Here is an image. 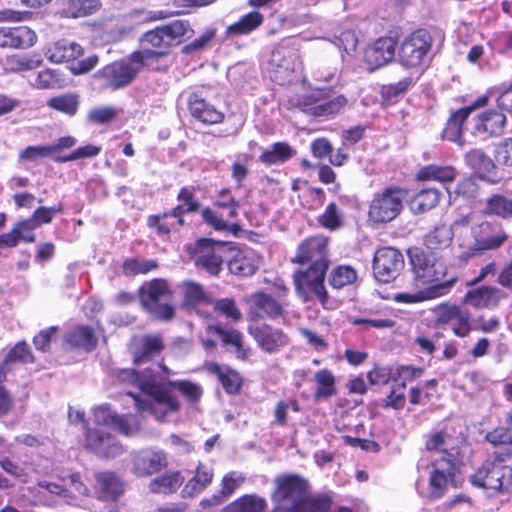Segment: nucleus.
Wrapping results in <instances>:
<instances>
[{"mask_svg": "<svg viewBox=\"0 0 512 512\" xmlns=\"http://www.w3.org/2000/svg\"><path fill=\"white\" fill-rule=\"evenodd\" d=\"M290 104L307 115L328 117L344 108L347 104V99L343 95L327 97L324 91L316 89L291 98Z\"/></svg>", "mask_w": 512, "mask_h": 512, "instance_id": "6", "label": "nucleus"}, {"mask_svg": "<svg viewBox=\"0 0 512 512\" xmlns=\"http://www.w3.org/2000/svg\"><path fill=\"white\" fill-rule=\"evenodd\" d=\"M452 239V228L440 225L425 235L423 244L428 250L437 251L447 248L451 244Z\"/></svg>", "mask_w": 512, "mask_h": 512, "instance_id": "40", "label": "nucleus"}, {"mask_svg": "<svg viewBox=\"0 0 512 512\" xmlns=\"http://www.w3.org/2000/svg\"><path fill=\"white\" fill-rule=\"evenodd\" d=\"M456 176L457 171L454 167L449 165L440 166L437 164L426 165L417 173V178L420 181H438L443 184L453 182Z\"/></svg>", "mask_w": 512, "mask_h": 512, "instance_id": "38", "label": "nucleus"}, {"mask_svg": "<svg viewBox=\"0 0 512 512\" xmlns=\"http://www.w3.org/2000/svg\"><path fill=\"white\" fill-rule=\"evenodd\" d=\"M431 468L426 497L436 501L445 495L450 485H454L457 466L452 458H437L431 463Z\"/></svg>", "mask_w": 512, "mask_h": 512, "instance_id": "14", "label": "nucleus"}, {"mask_svg": "<svg viewBox=\"0 0 512 512\" xmlns=\"http://www.w3.org/2000/svg\"><path fill=\"white\" fill-rule=\"evenodd\" d=\"M174 374L170 369L169 373L159 372L156 385H154L153 400H142L134 396L136 408L142 412H149L159 421L180 409L178 397L173 394L172 389L179 391L187 401L196 403L202 396V387L189 380H169L168 376Z\"/></svg>", "mask_w": 512, "mask_h": 512, "instance_id": "1", "label": "nucleus"}, {"mask_svg": "<svg viewBox=\"0 0 512 512\" xmlns=\"http://www.w3.org/2000/svg\"><path fill=\"white\" fill-rule=\"evenodd\" d=\"M357 279L356 270L349 265L335 267L329 275V283L335 289H341L353 284Z\"/></svg>", "mask_w": 512, "mask_h": 512, "instance_id": "52", "label": "nucleus"}, {"mask_svg": "<svg viewBox=\"0 0 512 512\" xmlns=\"http://www.w3.org/2000/svg\"><path fill=\"white\" fill-rule=\"evenodd\" d=\"M192 32L189 22L184 20H176L156 27L141 37L142 50L149 49L152 52L163 53L152 61L153 65L160 57L168 53L171 46L179 44L184 37H190Z\"/></svg>", "mask_w": 512, "mask_h": 512, "instance_id": "5", "label": "nucleus"}, {"mask_svg": "<svg viewBox=\"0 0 512 512\" xmlns=\"http://www.w3.org/2000/svg\"><path fill=\"white\" fill-rule=\"evenodd\" d=\"M441 193L434 188L422 189L411 201L412 210L416 213H424L433 209L440 200Z\"/></svg>", "mask_w": 512, "mask_h": 512, "instance_id": "47", "label": "nucleus"}, {"mask_svg": "<svg viewBox=\"0 0 512 512\" xmlns=\"http://www.w3.org/2000/svg\"><path fill=\"white\" fill-rule=\"evenodd\" d=\"M113 428L126 436H131L139 431L140 423L136 416L117 415Z\"/></svg>", "mask_w": 512, "mask_h": 512, "instance_id": "61", "label": "nucleus"}, {"mask_svg": "<svg viewBox=\"0 0 512 512\" xmlns=\"http://www.w3.org/2000/svg\"><path fill=\"white\" fill-rule=\"evenodd\" d=\"M213 478V470L204 465L197 466L196 474L192 477L182 490L183 497H192L201 492L208 484L211 483Z\"/></svg>", "mask_w": 512, "mask_h": 512, "instance_id": "42", "label": "nucleus"}, {"mask_svg": "<svg viewBox=\"0 0 512 512\" xmlns=\"http://www.w3.org/2000/svg\"><path fill=\"white\" fill-rule=\"evenodd\" d=\"M506 124V116L497 110L490 109L480 113L475 119V133L483 138L499 136Z\"/></svg>", "mask_w": 512, "mask_h": 512, "instance_id": "30", "label": "nucleus"}, {"mask_svg": "<svg viewBox=\"0 0 512 512\" xmlns=\"http://www.w3.org/2000/svg\"><path fill=\"white\" fill-rule=\"evenodd\" d=\"M407 191L398 186H389L374 194L369 205V218L376 223H387L395 219L403 208Z\"/></svg>", "mask_w": 512, "mask_h": 512, "instance_id": "7", "label": "nucleus"}, {"mask_svg": "<svg viewBox=\"0 0 512 512\" xmlns=\"http://www.w3.org/2000/svg\"><path fill=\"white\" fill-rule=\"evenodd\" d=\"M188 110L191 116L199 122L207 125L217 124L222 122L224 114L218 110L214 105L209 103L198 92H192L188 96Z\"/></svg>", "mask_w": 512, "mask_h": 512, "instance_id": "25", "label": "nucleus"}, {"mask_svg": "<svg viewBox=\"0 0 512 512\" xmlns=\"http://www.w3.org/2000/svg\"><path fill=\"white\" fill-rule=\"evenodd\" d=\"M62 212L63 206L60 203L52 207L40 206L34 211L32 216L28 218V222L25 225L38 228L42 224L50 223L55 214Z\"/></svg>", "mask_w": 512, "mask_h": 512, "instance_id": "57", "label": "nucleus"}, {"mask_svg": "<svg viewBox=\"0 0 512 512\" xmlns=\"http://www.w3.org/2000/svg\"><path fill=\"white\" fill-rule=\"evenodd\" d=\"M504 297L502 291L493 286H481L469 290L464 302L476 309L495 308Z\"/></svg>", "mask_w": 512, "mask_h": 512, "instance_id": "31", "label": "nucleus"}, {"mask_svg": "<svg viewBox=\"0 0 512 512\" xmlns=\"http://www.w3.org/2000/svg\"><path fill=\"white\" fill-rule=\"evenodd\" d=\"M42 62V58L36 55H13L6 59V66L12 72H23L38 68Z\"/></svg>", "mask_w": 512, "mask_h": 512, "instance_id": "53", "label": "nucleus"}, {"mask_svg": "<svg viewBox=\"0 0 512 512\" xmlns=\"http://www.w3.org/2000/svg\"><path fill=\"white\" fill-rule=\"evenodd\" d=\"M159 372L169 373V368L161 363H153L146 367L141 372H136L133 369H122L117 373V379L121 383H127L135 385L141 392L146 396L142 398L139 395L128 393L131 397L134 396L141 398L142 400H153L154 396V385L157 383Z\"/></svg>", "mask_w": 512, "mask_h": 512, "instance_id": "12", "label": "nucleus"}, {"mask_svg": "<svg viewBox=\"0 0 512 512\" xmlns=\"http://www.w3.org/2000/svg\"><path fill=\"white\" fill-rule=\"evenodd\" d=\"M396 42L392 37H381L369 46L364 61L370 71H374L389 63L395 55Z\"/></svg>", "mask_w": 512, "mask_h": 512, "instance_id": "23", "label": "nucleus"}, {"mask_svg": "<svg viewBox=\"0 0 512 512\" xmlns=\"http://www.w3.org/2000/svg\"><path fill=\"white\" fill-rule=\"evenodd\" d=\"M266 508L265 498L257 494H246L228 504L222 512H264Z\"/></svg>", "mask_w": 512, "mask_h": 512, "instance_id": "39", "label": "nucleus"}, {"mask_svg": "<svg viewBox=\"0 0 512 512\" xmlns=\"http://www.w3.org/2000/svg\"><path fill=\"white\" fill-rule=\"evenodd\" d=\"M264 17L258 11H252L242 16L239 21L228 26V35H245L256 30L262 23Z\"/></svg>", "mask_w": 512, "mask_h": 512, "instance_id": "43", "label": "nucleus"}, {"mask_svg": "<svg viewBox=\"0 0 512 512\" xmlns=\"http://www.w3.org/2000/svg\"><path fill=\"white\" fill-rule=\"evenodd\" d=\"M314 379L318 385L315 391L317 400L327 399L336 393L335 377L331 371L327 369L319 370L315 373Z\"/></svg>", "mask_w": 512, "mask_h": 512, "instance_id": "49", "label": "nucleus"}, {"mask_svg": "<svg viewBox=\"0 0 512 512\" xmlns=\"http://www.w3.org/2000/svg\"><path fill=\"white\" fill-rule=\"evenodd\" d=\"M457 278L452 277L442 284H436L429 286L425 289L419 290L415 293L400 292L393 296V299L397 303L403 304H414L424 300L434 299L446 295L456 283Z\"/></svg>", "mask_w": 512, "mask_h": 512, "instance_id": "28", "label": "nucleus"}, {"mask_svg": "<svg viewBox=\"0 0 512 512\" xmlns=\"http://www.w3.org/2000/svg\"><path fill=\"white\" fill-rule=\"evenodd\" d=\"M184 295V305L195 308L202 303H212V298L204 291L203 287L192 281H184L181 284Z\"/></svg>", "mask_w": 512, "mask_h": 512, "instance_id": "44", "label": "nucleus"}, {"mask_svg": "<svg viewBox=\"0 0 512 512\" xmlns=\"http://www.w3.org/2000/svg\"><path fill=\"white\" fill-rule=\"evenodd\" d=\"M455 318L465 320L466 315L461 313V306L457 305H442L437 310L436 322L438 324H451Z\"/></svg>", "mask_w": 512, "mask_h": 512, "instance_id": "62", "label": "nucleus"}, {"mask_svg": "<svg viewBox=\"0 0 512 512\" xmlns=\"http://www.w3.org/2000/svg\"><path fill=\"white\" fill-rule=\"evenodd\" d=\"M100 5L98 0H69L65 14L72 18L84 17L96 12Z\"/></svg>", "mask_w": 512, "mask_h": 512, "instance_id": "54", "label": "nucleus"}, {"mask_svg": "<svg viewBox=\"0 0 512 512\" xmlns=\"http://www.w3.org/2000/svg\"><path fill=\"white\" fill-rule=\"evenodd\" d=\"M373 274L381 283L394 281L405 267L402 252L394 247H381L376 250L373 257Z\"/></svg>", "mask_w": 512, "mask_h": 512, "instance_id": "11", "label": "nucleus"}, {"mask_svg": "<svg viewBox=\"0 0 512 512\" xmlns=\"http://www.w3.org/2000/svg\"><path fill=\"white\" fill-rule=\"evenodd\" d=\"M466 164L474 170L480 179L490 183L498 184L500 177L495 174L496 165L494 161L480 149L470 150L465 155Z\"/></svg>", "mask_w": 512, "mask_h": 512, "instance_id": "27", "label": "nucleus"}, {"mask_svg": "<svg viewBox=\"0 0 512 512\" xmlns=\"http://www.w3.org/2000/svg\"><path fill=\"white\" fill-rule=\"evenodd\" d=\"M319 223L330 230H335L341 226L342 217L334 202L328 204L324 213L319 217Z\"/></svg>", "mask_w": 512, "mask_h": 512, "instance_id": "63", "label": "nucleus"}, {"mask_svg": "<svg viewBox=\"0 0 512 512\" xmlns=\"http://www.w3.org/2000/svg\"><path fill=\"white\" fill-rule=\"evenodd\" d=\"M163 348V341L159 335H144L133 349L134 363L141 365L148 362L158 355Z\"/></svg>", "mask_w": 512, "mask_h": 512, "instance_id": "34", "label": "nucleus"}, {"mask_svg": "<svg viewBox=\"0 0 512 512\" xmlns=\"http://www.w3.org/2000/svg\"><path fill=\"white\" fill-rule=\"evenodd\" d=\"M433 37L427 29H417L406 36L398 49V59L406 68H416L424 64L431 51Z\"/></svg>", "mask_w": 512, "mask_h": 512, "instance_id": "9", "label": "nucleus"}, {"mask_svg": "<svg viewBox=\"0 0 512 512\" xmlns=\"http://www.w3.org/2000/svg\"><path fill=\"white\" fill-rule=\"evenodd\" d=\"M47 105L58 112L74 116L80 105V97L75 93H65L50 98Z\"/></svg>", "mask_w": 512, "mask_h": 512, "instance_id": "46", "label": "nucleus"}, {"mask_svg": "<svg viewBox=\"0 0 512 512\" xmlns=\"http://www.w3.org/2000/svg\"><path fill=\"white\" fill-rule=\"evenodd\" d=\"M248 332L261 351L268 354L278 353L289 343V337L286 333L266 323L250 324Z\"/></svg>", "mask_w": 512, "mask_h": 512, "instance_id": "16", "label": "nucleus"}, {"mask_svg": "<svg viewBox=\"0 0 512 512\" xmlns=\"http://www.w3.org/2000/svg\"><path fill=\"white\" fill-rule=\"evenodd\" d=\"M131 463V472L137 477L151 476L168 464L166 454L162 450L152 448L132 453Z\"/></svg>", "mask_w": 512, "mask_h": 512, "instance_id": "17", "label": "nucleus"}, {"mask_svg": "<svg viewBox=\"0 0 512 512\" xmlns=\"http://www.w3.org/2000/svg\"><path fill=\"white\" fill-rule=\"evenodd\" d=\"M295 151L285 142L274 143L269 149L265 150L261 156L260 161L266 165H274L283 163L292 158Z\"/></svg>", "mask_w": 512, "mask_h": 512, "instance_id": "45", "label": "nucleus"}, {"mask_svg": "<svg viewBox=\"0 0 512 512\" xmlns=\"http://www.w3.org/2000/svg\"><path fill=\"white\" fill-rule=\"evenodd\" d=\"M86 447L99 457L114 458L123 452L122 445L103 429H89L86 433Z\"/></svg>", "mask_w": 512, "mask_h": 512, "instance_id": "21", "label": "nucleus"}, {"mask_svg": "<svg viewBox=\"0 0 512 512\" xmlns=\"http://www.w3.org/2000/svg\"><path fill=\"white\" fill-rule=\"evenodd\" d=\"M202 218L205 223H207L209 226L213 227L215 230L218 231H229L232 234L236 235L240 230L241 227L237 223L229 224L227 223L221 215H219L217 212L210 208H204L201 211Z\"/></svg>", "mask_w": 512, "mask_h": 512, "instance_id": "55", "label": "nucleus"}, {"mask_svg": "<svg viewBox=\"0 0 512 512\" xmlns=\"http://www.w3.org/2000/svg\"><path fill=\"white\" fill-rule=\"evenodd\" d=\"M329 265H309L305 270H298L293 275L295 288L299 296L308 301L316 297L322 304L328 300L324 279Z\"/></svg>", "mask_w": 512, "mask_h": 512, "instance_id": "10", "label": "nucleus"}, {"mask_svg": "<svg viewBox=\"0 0 512 512\" xmlns=\"http://www.w3.org/2000/svg\"><path fill=\"white\" fill-rule=\"evenodd\" d=\"M495 160L504 166L512 167V138H506L495 148Z\"/></svg>", "mask_w": 512, "mask_h": 512, "instance_id": "64", "label": "nucleus"}, {"mask_svg": "<svg viewBox=\"0 0 512 512\" xmlns=\"http://www.w3.org/2000/svg\"><path fill=\"white\" fill-rule=\"evenodd\" d=\"M161 54L149 49L135 51L127 58L104 66L94 77L101 80L106 89H122L136 78L143 67H152V61Z\"/></svg>", "mask_w": 512, "mask_h": 512, "instance_id": "2", "label": "nucleus"}, {"mask_svg": "<svg viewBox=\"0 0 512 512\" xmlns=\"http://www.w3.org/2000/svg\"><path fill=\"white\" fill-rule=\"evenodd\" d=\"M171 294L166 280L156 278L140 287L139 300L152 317L161 321H170L175 315V308L168 303Z\"/></svg>", "mask_w": 512, "mask_h": 512, "instance_id": "4", "label": "nucleus"}, {"mask_svg": "<svg viewBox=\"0 0 512 512\" xmlns=\"http://www.w3.org/2000/svg\"><path fill=\"white\" fill-rule=\"evenodd\" d=\"M65 341L72 348L82 349L86 352L94 350L98 342L93 328L86 325L77 326L66 333Z\"/></svg>", "mask_w": 512, "mask_h": 512, "instance_id": "35", "label": "nucleus"}, {"mask_svg": "<svg viewBox=\"0 0 512 512\" xmlns=\"http://www.w3.org/2000/svg\"><path fill=\"white\" fill-rule=\"evenodd\" d=\"M36 40V33L27 26L0 28V47L27 49L32 47Z\"/></svg>", "mask_w": 512, "mask_h": 512, "instance_id": "26", "label": "nucleus"}, {"mask_svg": "<svg viewBox=\"0 0 512 512\" xmlns=\"http://www.w3.org/2000/svg\"><path fill=\"white\" fill-rule=\"evenodd\" d=\"M295 58L294 51L285 46L273 49L268 62L271 79L280 85L289 81L295 69Z\"/></svg>", "mask_w": 512, "mask_h": 512, "instance_id": "18", "label": "nucleus"}, {"mask_svg": "<svg viewBox=\"0 0 512 512\" xmlns=\"http://www.w3.org/2000/svg\"><path fill=\"white\" fill-rule=\"evenodd\" d=\"M409 257L415 280L418 283L429 287L446 281L443 280L445 275L443 265L438 263L432 254L416 249L409 253Z\"/></svg>", "mask_w": 512, "mask_h": 512, "instance_id": "13", "label": "nucleus"}, {"mask_svg": "<svg viewBox=\"0 0 512 512\" xmlns=\"http://www.w3.org/2000/svg\"><path fill=\"white\" fill-rule=\"evenodd\" d=\"M183 480L180 472L166 473L152 480L149 489L153 493H172L182 485Z\"/></svg>", "mask_w": 512, "mask_h": 512, "instance_id": "48", "label": "nucleus"}, {"mask_svg": "<svg viewBox=\"0 0 512 512\" xmlns=\"http://www.w3.org/2000/svg\"><path fill=\"white\" fill-rule=\"evenodd\" d=\"M249 310L254 318L276 319L283 315V305L265 292H255L248 297Z\"/></svg>", "mask_w": 512, "mask_h": 512, "instance_id": "24", "label": "nucleus"}, {"mask_svg": "<svg viewBox=\"0 0 512 512\" xmlns=\"http://www.w3.org/2000/svg\"><path fill=\"white\" fill-rule=\"evenodd\" d=\"M229 244L228 242L214 241L207 238L198 240L196 265L205 269L211 275H218Z\"/></svg>", "mask_w": 512, "mask_h": 512, "instance_id": "15", "label": "nucleus"}, {"mask_svg": "<svg viewBox=\"0 0 512 512\" xmlns=\"http://www.w3.org/2000/svg\"><path fill=\"white\" fill-rule=\"evenodd\" d=\"M118 112L111 106H100L91 109L87 114V121L91 124L105 125L113 121Z\"/></svg>", "mask_w": 512, "mask_h": 512, "instance_id": "59", "label": "nucleus"}, {"mask_svg": "<svg viewBox=\"0 0 512 512\" xmlns=\"http://www.w3.org/2000/svg\"><path fill=\"white\" fill-rule=\"evenodd\" d=\"M122 268L124 275L135 276L158 268V263L152 259L128 258L124 261Z\"/></svg>", "mask_w": 512, "mask_h": 512, "instance_id": "56", "label": "nucleus"}, {"mask_svg": "<svg viewBox=\"0 0 512 512\" xmlns=\"http://www.w3.org/2000/svg\"><path fill=\"white\" fill-rule=\"evenodd\" d=\"M472 112L471 107L460 108L452 113L442 132V138L452 142L462 143L463 124Z\"/></svg>", "mask_w": 512, "mask_h": 512, "instance_id": "36", "label": "nucleus"}, {"mask_svg": "<svg viewBox=\"0 0 512 512\" xmlns=\"http://www.w3.org/2000/svg\"><path fill=\"white\" fill-rule=\"evenodd\" d=\"M423 372V368L402 365L397 367L395 373L391 376V379L394 382H398V386L401 390H405L406 383L420 378Z\"/></svg>", "mask_w": 512, "mask_h": 512, "instance_id": "58", "label": "nucleus"}, {"mask_svg": "<svg viewBox=\"0 0 512 512\" xmlns=\"http://www.w3.org/2000/svg\"><path fill=\"white\" fill-rule=\"evenodd\" d=\"M473 240L483 252L500 248L509 238L501 224L497 222H481L472 231Z\"/></svg>", "mask_w": 512, "mask_h": 512, "instance_id": "20", "label": "nucleus"}, {"mask_svg": "<svg viewBox=\"0 0 512 512\" xmlns=\"http://www.w3.org/2000/svg\"><path fill=\"white\" fill-rule=\"evenodd\" d=\"M35 358L25 341H20L7 353L5 359L0 364V382L4 381L10 370L9 364L20 362L23 364L33 363Z\"/></svg>", "mask_w": 512, "mask_h": 512, "instance_id": "37", "label": "nucleus"}, {"mask_svg": "<svg viewBox=\"0 0 512 512\" xmlns=\"http://www.w3.org/2000/svg\"><path fill=\"white\" fill-rule=\"evenodd\" d=\"M275 491L271 499L276 506L299 512L306 501V482L299 476H279L275 479Z\"/></svg>", "mask_w": 512, "mask_h": 512, "instance_id": "8", "label": "nucleus"}, {"mask_svg": "<svg viewBox=\"0 0 512 512\" xmlns=\"http://www.w3.org/2000/svg\"><path fill=\"white\" fill-rule=\"evenodd\" d=\"M215 311L221 313L226 318H229L235 322H238L242 318L241 311L237 308L235 301L232 298H223L219 300H213L212 303Z\"/></svg>", "mask_w": 512, "mask_h": 512, "instance_id": "60", "label": "nucleus"}, {"mask_svg": "<svg viewBox=\"0 0 512 512\" xmlns=\"http://www.w3.org/2000/svg\"><path fill=\"white\" fill-rule=\"evenodd\" d=\"M260 266V257L253 250L238 251L228 261L230 273L239 277H249L255 274Z\"/></svg>", "mask_w": 512, "mask_h": 512, "instance_id": "32", "label": "nucleus"}, {"mask_svg": "<svg viewBox=\"0 0 512 512\" xmlns=\"http://www.w3.org/2000/svg\"><path fill=\"white\" fill-rule=\"evenodd\" d=\"M189 213L185 205L179 204L171 211L165 212L161 215H150L147 218V225L149 228L156 229L160 235L169 234L177 226H183L185 221L184 214Z\"/></svg>", "mask_w": 512, "mask_h": 512, "instance_id": "29", "label": "nucleus"}, {"mask_svg": "<svg viewBox=\"0 0 512 512\" xmlns=\"http://www.w3.org/2000/svg\"><path fill=\"white\" fill-rule=\"evenodd\" d=\"M294 263L308 265H329L327 239L323 236H313L304 240L297 249Z\"/></svg>", "mask_w": 512, "mask_h": 512, "instance_id": "19", "label": "nucleus"}, {"mask_svg": "<svg viewBox=\"0 0 512 512\" xmlns=\"http://www.w3.org/2000/svg\"><path fill=\"white\" fill-rule=\"evenodd\" d=\"M470 483L496 492L512 488V449L504 448L488 457L470 476Z\"/></svg>", "mask_w": 512, "mask_h": 512, "instance_id": "3", "label": "nucleus"}, {"mask_svg": "<svg viewBox=\"0 0 512 512\" xmlns=\"http://www.w3.org/2000/svg\"><path fill=\"white\" fill-rule=\"evenodd\" d=\"M425 447L428 451L443 452L444 456L441 458H452L455 460V455L457 454L452 436L445 431H438L430 435L426 441Z\"/></svg>", "mask_w": 512, "mask_h": 512, "instance_id": "41", "label": "nucleus"}, {"mask_svg": "<svg viewBox=\"0 0 512 512\" xmlns=\"http://www.w3.org/2000/svg\"><path fill=\"white\" fill-rule=\"evenodd\" d=\"M95 492L102 501L116 502L125 491V482L112 471H100L94 474Z\"/></svg>", "mask_w": 512, "mask_h": 512, "instance_id": "22", "label": "nucleus"}, {"mask_svg": "<svg viewBox=\"0 0 512 512\" xmlns=\"http://www.w3.org/2000/svg\"><path fill=\"white\" fill-rule=\"evenodd\" d=\"M83 54V48L75 42L60 40L49 46L45 52L47 59L53 63L72 62Z\"/></svg>", "mask_w": 512, "mask_h": 512, "instance_id": "33", "label": "nucleus"}, {"mask_svg": "<svg viewBox=\"0 0 512 512\" xmlns=\"http://www.w3.org/2000/svg\"><path fill=\"white\" fill-rule=\"evenodd\" d=\"M485 213L504 219L512 217V198L499 194L491 196L486 202Z\"/></svg>", "mask_w": 512, "mask_h": 512, "instance_id": "50", "label": "nucleus"}, {"mask_svg": "<svg viewBox=\"0 0 512 512\" xmlns=\"http://www.w3.org/2000/svg\"><path fill=\"white\" fill-rule=\"evenodd\" d=\"M218 376L219 382L228 394H236L242 385L241 376L234 370H223L218 364H213L212 369Z\"/></svg>", "mask_w": 512, "mask_h": 512, "instance_id": "51", "label": "nucleus"}]
</instances>
